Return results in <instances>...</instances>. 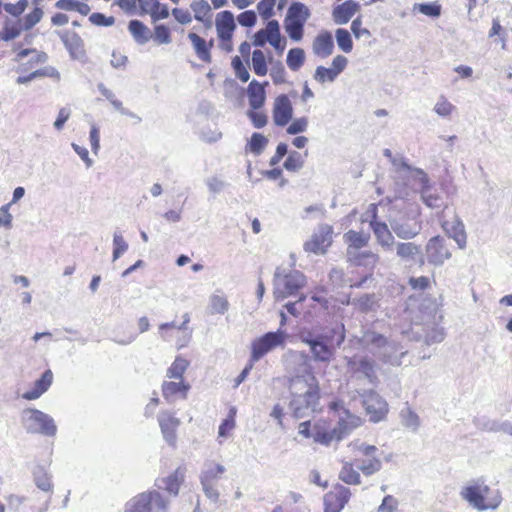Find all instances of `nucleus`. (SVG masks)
<instances>
[{
  "label": "nucleus",
  "mask_w": 512,
  "mask_h": 512,
  "mask_svg": "<svg viewBox=\"0 0 512 512\" xmlns=\"http://www.w3.org/2000/svg\"><path fill=\"white\" fill-rule=\"evenodd\" d=\"M291 406L297 417L316 410L321 398L319 381L313 372L297 375L290 380Z\"/></svg>",
  "instance_id": "1"
},
{
  "label": "nucleus",
  "mask_w": 512,
  "mask_h": 512,
  "mask_svg": "<svg viewBox=\"0 0 512 512\" xmlns=\"http://www.w3.org/2000/svg\"><path fill=\"white\" fill-rule=\"evenodd\" d=\"M345 337V327L340 323L317 338H303V342L310 347L316 361L328 363L334 359L335 350L343 344Z\"/></svg>",
  "instance_id": "2"
},
{
  "label": "nucleus",
  "mask_w": 512,
  "mask_h": 512,
  "mask_svg": "<svg viewBox=\"0 0 512 512\" xmlns=\"http://www.w3.org/2000/svg\"><path fill=\"white\" fill-rule=\"evenodd\" d=\"M460 494L471 506L480 511L495 509L501 503L498 490L479 482L464 487Z\"/></svg>",
  "instance_id": "3"
},
{
  "label": "nucleus",
  "mask_w": 512,
  "mask_h": 512,
  "mask_svg": "<svg viewBox=\"0 0 512 512\" xmlns=\"http://www.w3.org/2000/svg\"><path fill=\"white\" fill-rule=\"evenodd\" d=\"M343 238L347 244V253L353 264L356 266H362L367 264L366 260H369L370 270L372 271L379 261L378 255L370 251L361 253L356 252L357 250L368 245L370 235L363 232L349 230L344 234Z\"/></svg>",
  "instance_id": "4"
},
{
  "label": "nucleus",
  "mask_w": 512,
  "mask_h": 512,
  "mask_svg": "<svg viewBox=\"0 0 512 512\" xmlns=\"http://www.w3.org/2000/svg\"><path fill=\"white\" fill-rule=\"evenodd\" d=\"M236 22L231 11L224 10L216 14L215 29L219 41V47L226 51H233V34L236 30Z\"/></svg>",
  "instance_id": "5"
},
{
  "label": "nucleus",
  "mask_w": 512,
  "mask_h": 512,
  "mask_svg": "<svg viewBox=\"0 0 512 512\" xmlns=\"http://www.w3.org/2000/svg\"><path fill=\"white\" fill-rule=\"evenodd\" d=\"M13 52V60L17 63V71L21 73L41 69L40 66L48 60L46 52L34 48L22 49L19 46H15Z\"/></svg>",
  "instance_id": "6"
},
{
  "label": "nucleus",
  "mask_w": 512,
  "mask_h": 512,
  "mask_svg": "<svg viewBox=\"0 0 512 512\" xmlns=\"http://www.w3.org/2000/svg\"><path fill=\"white\" fill-rule=\"evenodd\" d=\"M154 507L165 510L167 501L158 491H149L133 497L128 502L125 512H151Z\"/></svg>",
  "instance_id": "7"
},
{
  "label": "nucleus",
  "mask_w": 512,
  "mask_h": 512,
  "mask_svg": "<svg viewBox=\"0 0 512 512\" xmlns=\"http://www.w3.org/2000/svg\"><path fill=\"white\" fill-rule=\"evenodd\" d=\"M286 334L283 331L268 332L255 339L251 344V359L256 362L269 351L285 343Z\"/></svg>",
  "instance_id": "8"
},
{
  "label": "nucleus",
  "mask_w": 512,
  "mask_h": 512,
  "mask_svg": "<svg viewBox=\"0 0 512 512\" xmlns=\"http://www.w3.org/2000/svg\"><path fill=\"white\" fill-rule=\"evenodd\" d=\"M333 228L328 224L320 225L311 236V239L304 245L307 252L323 254L332 244Z\"/></svg>",
  "instance_id": "9"
},
{
  "label": "nucleus",
  "mask_w": 512,
  "mask_h": 512,
  "mask_svg": "<svg viewBox=\"0 0 512 512\" xmlns=\"http://www.w3.org/2000/svg\"><path fill=\"white\" fill-rule=\"evenodd\" d=\"M351 497L349 488L335 484L332 489L324 495V512H341Z\"/></svg>",
  "instance_id": "10"
},
{
  "label": "nucleus",
  "mask_w": 512,
  "mask_h": 512,
  "mask_svg": "<svg viewBox=\"0 0 512 512\" xmlns=\"http://www.w3.org/2000/svg\"><path fill=\"white\" fill-rule=\"evenodd\" d=\"M363 406L369 420L375 423L383 420L388 413V404L374 391L366 392L363 395Z\"/></svg>",
  "instance_id": "11"
},
{
  "label": "nucleus",
  "mask_w": 512,
  "mask_h": 512,
  "mask_svg": "<svg viewBox=\"0 0 512 512\" xmlns=\"http://www.w3.org/2000/svg\"><path fill=\"white\" fill-rule=\"evenodd\" d=\"M348 59L343 55H336L330 67L318 66L314 72V80L320 84L333 82L346 69Z\"/></svg>",
  "instance_id": "12"
},
{
  "label": "nucleus",
  "mask_w": 512,
  "mask_h": 512,
  "mask_svg": "<svg viewBox=\"0 0 512 512\" xmlns=\"http://www.w3.org/2000/svg\"><path fill=\"white\" fill-rule=\"evenodd\" d=\"M24 413L27 415V421L31 423L30 430L32 432H39L47 436L55 435L56 425L47 414L37 409H27Z\"/></svg>",
  "instance_id": "13"
},
{
  "label": "nucleus",
  "mask_w": 512,
  "mask_h": 512,
  "mask_svg": "<svg viewBox=\"0 0 512 512\" xmlns=\"http://www.w3.org/2000/svg\"><path fill=\"white\" fill-rule=\"evenodd\" d=\"M347 367L352 374H362L372 384L378 382L377 364L367 356L349 358L347 360Z\"/></svg>",
  "instance_id": "14"
},
{
  "label": "nucleus",
  "mask_w": 512,
  "mask_h": 512,
  "mask_svg": "<svg viewBox=\"0 0 512 512\" xmlns=\"http://www.w3.org/2000/svg\"><path fill=\"white\" fill-rule=\"evenodd\" d=\"M240 55H236L231 60V67L237 79L241 82L246 83L250 79V73L248 70L249 59L252 57L251 44L244 41L239 46Z\"/></svg>",
  "instance_id": "15"
},
{
  "label": "nucleus",
  "mask_w": 512,
  "mask_h": 512,
  "mask_svg": "<svg viewBox=\"0 0 512 512\" xmlns=\"http://www.w3.org/2000/svg\"><path fill=\"white\" fill-rule=\"evenodd\" d=\"M377 205L372 203L369 205L367 213L371 215L370 226L377 239V242L384 248L390 249L394 244V236L384 222L377 221Z\"/></svg>",
  "instance_id": "16"
},
{
  "label": "nucleus",
  "mask_w": 512,
  "mask_h": 512,
  "mask_svg": "<svg viewBox=\"0 0 512 512\" xmlns=\"http://www.w3.org/2000/svg\"><path fill=\"white\" fill-rule=\"evenodd\" d=\"M158 423L165 441L170 446L175 447L177 440L176 431L181 424L180 419L173 412L164 410L158 415Z\"/></svg>",
  "instance_id": "17"
},
{
  "label": "nucleus",
  "mask_w": 512,
  "mask_h": 512,
  "mask_svg": "<svg viewBox=\"0 0 512 512\" xmlns=\"http://www.w3.org/2000/svg\"><path fill=\"white\" fill-rule=\"evenodd\" d=\"M293 107L289 97L281 94L275 98L272 110L273 121L277 126H286L292 119Z\"/></svg>",
  "instance_id": "18"
},
{
  "label": "nucleus",
  "mask_w": 512,
  "mask_h": 512,
  "mask_svg": "<svg viewBox=\"0 0 512 512\" xmlns=\"http://www.w3.org/2000/svg\"><path fill=\"white\" fill-rule=\"evenodd\" d=\"M427 259L430 263L439 265L451 257V252L440 236L433 237L426 246Z\"/></svg>",
  "instance_id": "19"
},
{
  "label": "nucleus",
  "mask_w": 512,
  "mask_h": 512,
  "mask_svg": "<svg viewBox=\"0 0 512 512\" xmlns=\"http://www.w3.org/2000/svg\"><path fill=\"white\" fill-rule=\"evenodd\" d=\"M313 53L322 59H326L333 54L334 51V38L330 31H320L312 42Z\"/></svg>",
  "instance_id": "20"
},
{
  "label": "nucleus",
  "mask_w": 512,
  "mask_h": 512,
  "mask_svg": "<svg viewBox=\"0 0 512 512\" xmlns=\"http://www.w3.org/2000/svg\"><path fill=\"white\" fill-rule=\"evenodd\" d=\"M361 9L358 2L354 0H345L332 9V18L336 24L348 23Z\"/></svg>",
  "instance_id": "21"
},
{
  "label": "nucleus",
  "mask_w": 512,
  "mask_h": 512,
  "mask_svg": "<svg viewBox=\"0 0 512 512\" xmlns=\"http://www.w3.org/2000/svg\"><path fill=\"white\" fill-rule=\"evenodd\" d=\"M268 85V81L259 82L255 79L248 84L246 94L250 108L259 110L264 106L266 102V87Z\"/></svg>",
  "instance_id": "22"
},
{
  "label": "nucleus",
  "mask_w": 512,
  "mask_h": 512,
  "mask_svg": "<svg viewBox=\"0 0 512 512\" xmlns=\"http://www.w3.org/2000/svg\"><path fill=\"white\" fill-rule=\"evenodd\" d=\"M191 386L184 380L164 381L161 386L163 397L167 401H173L177 398L186 399Z\"/></svg>",
  "instance_id": "23"
},
{
  "label": "nucleus",
  "mask_w": 512,
  "mask_h": 512,
  "mask_svg": "<svg viewBox=\"0 0 512 512\" xmlns=\"http://www.w3.org/2000/svg\"><path fill=\"white\" fill-rule=\"evenodd\" d=\"M141 14H148L154 22L166 19L169 16L167 5L158 0H138Z\"/></svg>",
  "instance_id": "24"
},
{
  "label": "nucleus",
  "mask_w": 512,
  "mask_h": 512,
  "mask_svg": "<svg viewBox=\"0 0 512 512\" xmlns=\"http://www.w3.org/2000/svg\"><path fill=\"white\" fill-rule=\"evenodd\" d=\"M188 39L190 40L197 57L205 63H210L212 61L211 49L213 47V40L207 42L204 38L194 32H190L188 34Z\"/></svg>",
  "instance_id": "25"
},
{
  "label": "nucleus",
  "mask_w": 512,
  "mask_h": 512,
  "mask_svg": "<svg viewBox=\"0 0 512 512\" xmlns=\"http://www.w3.org/2000/svg\"><path fill=\"white\" fill-rule=\"evenodd\" d=\"M376 451L377 448L372 445L365 446L362 449V454L367 458L361 461L358 468L366 476H370L378 472L381 468V460L375 456Z\"/></svg>",
  "instance_id": "26"
},
{
  "label": "nucleus",
  "mask_w": 512,
  "mask_h": 512,
  "mask_svg": "<svg viewBox=\"0 0 512 512\" xmlns=\"http://www.w3.org/2000/svg\"><path fill=\"white\" fill-rule=\"evenodd\" d=\"M186 467L179 466L168 476L160 479L164 490L176 496L179 493L181 485L184 483Z\"/></svg>",
  "instance_id": "27"
},
{
  "label": "nucleus",
  "mask_w": 512,
  "mask_h": 512,
  "mask_svg": "<svg viewBox=\"0 0 512 512\" xmlns=\"http://www.w3.org/2000/svg\"><path fill=\"white\" fill-rule=\"evenodd\" d=\"M268 63L272 64V55L270 52L267 54L261 50V49H255L252 52L251 57V66L253 72L259 76L263 77L266 76L269 69H268Z\"/></svg>",
  "instance_id": "28"
},
{
  "label": "nucleus",
  "mask_w": 512,
  "mask_h": 512,
  "mask_svg": "<svg viewBox=\"0 0 512 512\" xmlns=\"http://www.w3.org/2000/svg\"><path fill=\"white\" fill-rule=\"evenodd\" d=\"M53 381V373L51 370H46L41 378L37 380L34 384V387L26 391L22 397L26 400H35L39 398L44 392H46L51 386Z\"/></svg>",
  "instance_id": "29"
},
{
  "label": "nucleus",
  "mask_w": 512,
  "mask_h": 512,
  "mask_svg": "<svg viewBox=\"0 0 512 512\" xmlns=\"http://www.w3.org/2000/svg\"><path fill=\"white\" fill-rule=\"evenodd\" d=\"M301 286L295 277L286 275L274 290V297L277 301H282L288 296L295 294Z\"/></svg>",
  "instance_id": "30"
},
{
  "label": "nucleus",
  "mask_w": 512,
  "mask_h": 512,
  "mask_svg": "<svg viewBox=\"0 0 512 512\" xmlns=\"http://www.w3.org/2000/svg\"><path fill=\"white\" fill-rule=\"evenodd\" d=\"M60 37L72 57L77 58L84 54L83 40L76 32L64 31Z\"/></svg>",
  "instance_id": "31"
},
{
  "label": "nucleus",
  "mask_w": 512,
  "mask_h": 512,
  "mask_svg": "<svg viewBox=\"0 0 512 512\" xmlns=\"http://www.w3.org/2000/svg\"><path fill=\"white\" fill-rule=\"evenodd\" d=\"M51 78L56 81L60 80V72L52 66L43 67V69H36L34 71H29L26 75L19 76L16 79L18 84H26L36 78Z\"/></svg>",
  "instance_id": "32"
},
{
  "label": "nucleus",
  "mask_w": 512,
  "mask_h": 512,
  "mask_svg": "<svg viewBox=\"0 0 512 512\" xmlns=\"http://www.w3.org/2000/svg\"><path fill=\"white\" fill-rule=\"evenodd\" d=\"M224 472L225 468L222 465L213 461L206 463L200 476L201 484H216L222 478Z\"/></svg>",
  "instance_id": "33"
},
{
  "label": "nucleus",
  "mask_w": 512,
  "mask_h": 512,
  "mask_svg": "<svg viewBox=\"0 0 512 512\" xmlns=\"http://www.w3.org/2000/svg\"><path fill=\"white\" fill-rule=\"evenodd\" d=\"M128 29L135 41L140 44L146 43L151 38L149 28L139 20H131Z\"/></svg>",
  "instance_id": "34"
},
{
  "label": "nucleus",
  "mask_w": 512,
  "mask_h": 512,
  "mask_svg": "<svg viewBox=\"0 0 512 512\" xmlns=\"http://www.w3.org/2000/svg\"><path fill=\"white\" fill-rule=\"evenodd\" d=\"M339 479L348 485H359L361 477L358 470L351 462H345L339 471Z\"/></svg>",
  "instance_id": "35"
},
{
  "label": "nucleus",
  "mask_w": 512,
  "mask_h": 512,
  "mask_svg": "<svg viewBox=\"0 0 512 512\" xmlns=\"http://www.w3.org/2000/svg\"><path fill=\"white\" fill-rule=\"evenodd\" d=\"M189 361L182 356H177L167 370V377L174 380H184L183 376L189 367Z\"/></svg>",
  "instance_id": "36"
},
{
  "label": "nucleus",
  "mask_w": 512,
  "mask_h": 512,
  "mask_svg": "<svg viewBox=\"0 0 512 512\" xmlns=\"http://www.w3.org/2000/svg\"><path fill=\"white\" fill-rule=\"evenodd\" d=\"M310 16V11L303 3H292L288 9V15L286 19L306 23Z\"/></svg>",
  "instance_id": "37"
},
{
  "label": "nucleus",
  "mask_w": 512,
  "mask_h": 512,
  "mask_svg": "<svg viewBox=\"0 0 512 512\" xmlns=\"http://www.w3.org/2000/svg\"><path fill=\"white\" fill-rule=\"evenodd\" d=\"M413 11L431 18H438L442 13V6L438 1L416 3L413 5Z\"/></svg>",
  "instance_id": "38"
},
{
  "label": "nucleus",
  "mask_w": 512,
  "mask_h": 512,
  "mask_svg": "<svg viewBox=\"0 0 512 512\" xmlns=\"http://www.w3.org/2000/svg\"><path fill=\"white\" fill-rule=\"evenodd\" d=\"M286 62L290 70L298 71L305 62L304 50L299 47L290 49L287 53Z\"/></svg>",
  "instance_id": "39"
},
{
  "label": "nucleus",
  "mask_w": 512,
  "mask_h": 512,
  "mask_svg": "<svg viewBox=\"0 0 512 512\" xmlns=\"http://www.w3.org/2000/svg\"><path fill=\"white\" fill-rule=\"evenodd\" d=\"M138 325V331L137 332H129V335L127 337L121 336L120 333L118 334L117 342L120 344H129L132 341L136 339L138 334L144 333L150 329V321L148 317L143 316L138 319L137 322Z\"/></svg>",
  "instance_id": "40"
},
{
  "label": "nucleus",
  "mask_w": 512,
  "mask_h": 512,
  "mask_svg": "<svg viewBox=\"0 0 512 512\" xmlns=\"http://www.w3.org/2000/svg\"><path fill=\"white\" fill-rule=\"evenodd\" d=\"M337 45L344 53H350L353 50V40L350 32L345 28H338L335 31Z\"/></svg>",
  "instance_id": "41"
},
{
  "label": "nucleus",
  "mask_w": 512,
  "mask_h": 512,
  "mask_svg": "<svg viewBox=\"0 0 512 512\" xmlns=\"http://www.w3.org/2000/svg\"><path fill=\"white\" fill-rule=\"evenodd\" d=\"M306 155L307 152H305L304 155L297 151L290 152L288 157L284 161V168L289 172L299 171L304 165Z\"/></svg>",
  "instance_id": "42"
},
{
  "label": "nucleus",
  "mask_w": 512,
  "mask_h": 512,
  "mask_svg": "<svg viewBox=\"0 0 512 512\" xmlns=\"http://www.w3.org/2000/svg\"><path fill=\"white\" fill-rule=\"evenodd\" d=\"M191 9L194 13V18L198 21L205 22L211 18V6L207 1L201 0L191 4Z\"/></svg>",
  "instance_id": "43"
},
{
  "label": "nucleus",
  "mask_w": 512,
  "mask_h": 512,
  "mask_svg": "<svg viewBox=\"0 0 512 512\" xmlns=\"http://www.w3.org/2000/svg\"><path fill=\"white\" fill-rule=\"evenodd\" d=\"M267 144L268 139L264 135L260 133H253L246 145V151L259 155L263 152Z\"/></svg>",
  "instance_id": "44"
},
{
  "label": "nucleus",
  "mask_w": 512,
  "mask_h": 512,
  "mask_svg": "<svg viewBox=\"0 0 512 512\" xmlns=\"http://www.w3.org/2000/svg\"><path fill=\"white\" fill-rule=\"evenodd\" d=\"M236 414L237 409L235 407H230L227 417L222 421V423L219 426V437H227L231 434L232 430L235 428L236 425Z\"/></svg>",
  "instance_id": "45"
},
{
  "label": "nucleus",
  "mask_w": 512,
  "mask_h": 512,
  "mask_svg": "<svg viewBox=\"0 0 512 512\" xmlns=\"http://www.w3.org/2000/svg\"><path fill=\"white\" fill-rule=\"evenodd\" d=\"M304 23L285 19V31L294 41H300L304 34Z\"/></svg>",
  "instance_id": "46"
},
{
  "label": "nucleus",
  "mask_w": 512,
  "mask_h": 512,
  "mask_svg": "<svg viewBox=\"0 0 512 512\" xmlns=\"http://www.w3.org/2000/svg\"><path fill=\"white\" fill-rule=\"evenodd\" d=\"M351 31L356 39H369L372 34L369 29L363 26L362 16H357L351 23Z\"/></svg>",
  "instance_id": "47"
},
{
  "label": "nucleus",
  "mask_w": 512,
  "mask_h": 512,
  "mask_svg": "<svg viewBox=\"0 0 512 512\" xmlns=\"http://www.w3.org/2000/svg\"><path fill=\"white\" fill-rule=\"evenodd\" d=\"M209 305L212 314H224L229 307L227 299L219 295L212 296Z\"/></svg>",
  "instance_id": "48"
},
{
  "label": "nucleus",
  "mask_w": 512,
  "mask_h": 512,
  "mask_svg": "<svg viewBox=\"0 0 512 512\" xmlns=\"http://www.w3.org/2000/svg\"><path fill=\"white\" fill-rule=\"evenodd\" d=\"M268 72L275 84H282L285 82L286 72L281 61L272 63V67Z\"/></svg>",
  "instance_id": "49"
},
{
  "label": "nucleus",
  "mask_w": 512,
  "mask_h": 512,
  "mask_svg": "<svg viewBox=\"0 0 512 512\" xmlns=\"http://www.w3.org/2000/svg\"><path fill=\"white\" fill-rule=\"evenodd\" d=\"M399 501L393 495H386L378 506L377 512H398Z\"/></svg>",
  "instance_id": "50"
},
{
  "label": "nucleus",
  "mask_w": 512,
  "mask_h": 512,
  "mask_svg": "<svg viewBox=\"0 0 512 512\" xmlns=\"http://www.w3.org/2000/svg\"><path fill=\"white\" fill-rule=\"evenodd\" d=\"M154 41L158 44H168L171 42V33L169 28L164 25H157L154 28Z\"/></svg>",
  "instance_id": "51"
},
{
  "label": "nucleus",
  "mask_w": 512,
  "mask_h": 512,
  "mask_svg": "<svg viewBox=\"0 0 512 512\" xmlns=\"http://www.w3.org/2000/svg\"><path fill=\"white\" fill-rule=\"evenodd\" d=\"M455 107L452 103H450L444 96H441L439 101L436 103L434 107V111L442 117H446L452 114Z\"/></svg>",
  "instance_id": "52"
},
{
  "label": "nucleus",
  "mask_w": 512,
  "mask_h": 512,
  "mask_svg": "<svg viewBox=\"0 0 512 512\" xmlns=\"http://www.w3.org/2000/svg\"><path fill=\"white\" fill-rule=\"evenodd\" d=\"M247 116L251 120L253 126L255 128H262L267 124V115L259 110H254L250 108V110L247 112Z\"/></svg>",
  "instance_id": "53"
},
{
  "label": "nucleus",
  "mask_w": 512,
  "mask_h": 512,
  "mask_svg": "<svg viewBox=\"0 0 512 512\" xmlns=\"http://www.w3.org/2000/svg\"><path fill=\"white\" fill-rule=\"evenodd\" d=\"M34 481L36 486L42 491L48 492L52 489V482L50 476L44 472L39 471L35 474Z\"/></svg>",
  "instance_id": "54"
},
{
  "label": "nucleus",
  "mask_w": 512,
  "mask_h": 512,
  "mask_svg": "<svg viewBox=\"0 0 512 512\" xmlns=\"http://www.w3.org/2000/svg\"><path fill=\"white\" fill-rule=\"evenodd\" d=\"M276 0H261L257 4V10L264 19H269L273 15Z\"/></svg>",
  "instance_id": "55"
},
{
  "label": "nucleus",
  "mask_w": 512,
  "mask_h": 512,
  "mask_svg": "<svg viewBox=\"0 0 512 512\" xmlns=\"http://www.w3.org/2000/svg\"><path fill=\"white\" fill-rule=\"evenodd\" d=\"M418 251V247L413 243H400L397 246V254L404 259L413 258Z\"/></svg>",
  "instance_id": "56"
},
{
  "label": "nucleus",
  "mask_w": 512,
  "mask_h": 512,
  "mask_svg": "<svg viewBox=\"0 0 512 512\" xmlns=\"http://www.w3.org/2000/svg\"><path fill=\"white\" fill-rule=\"evenodd\" d=\"M113 260L118 259L127 249L128 245L122 235L115 234L113 238Z\"/></svg>",
  "instance_id": "57"
},
{
  "label": "nucleus",
  "mask_w": 512,
  "mask_h": 512,
  "mask_svg": "<svg viewBox=\"0 0 512 512\" xmlns=\"http://www.w3.org/2000/svg\"><path fill=\"white\" fill-rule=\"evenodd\" d=\"M263 32L268 42H272V40L281 36L279 24L276 20L269 21L263 29Z\"/></svg>",
  "instance_id": "58"
},
{
  "label": "nucleus",
  "mask_w": 512,
  "mask_h": 512,
  "mask_svg": "<svg viewBox=\"0 0 512 512\" xmlns=\"http://www.w3.org/2000/svg\"><path fill=\"white\" fill-rule=\"evenodd\" d=\"M237 20L241 26L252 27L256 24L257 16L253 10H246L238 15Z\"/></svg>",
  "instance_id": "59"
},
{
  "label": "nucleus",
  "mask_w": 512,
  "mask_h": 512,
  "mask_svg": "<svg viewBox=\"0 0 512 512\" xmlns=\"http://www.w3.org/2000/svg\"><path fill=\"white\" fill-rule=\"evenodd\" d=\"M308 126L307 118L301 117L295 119L288 127L287 133L291 135H295L301 132H304Z\"/></svg>",
  "instance_id": "60"
},
{
  "label": "nucleus",
  "mask_w": 512,
  "mask_h": 512,
  "mask_svg": "<svg viewBox=\"0 0 512 512\" xmlns=\"http://www.w3.org/2000/svg\"><path fill=\"white\" fill-rule=\"evenodd\" d=\"M21 32V28L17 24H5L2 32L4 41H10L15 39Z\"/></svg>",
  "instance_id": "61"
},
{
  "label": "nucleus",
  "mask_w": 512,
  "mask_h": 512,
  "mask_svg": "<svg viewBox=\"0 0 512 512\" xmlns=\"http://www.w3.org/2000/svg\"><path fill=\"white\" fill-rule=\"evenodd\" d=\"M27 7V0H19L15 4H5L4 9L6 12L13 16H19L22 14Z\"/></svg>",
  "instance_id": "62"
},
{
  "label": "nucleus",
  "mask_w": 512,
  "mask_h": 512,
  "mask_svg": "<svg viewBox=\"0 0 512 512\" xmlns=\"http://www.w3.org/2000/svg\"><path fill=\"white\" fill-rule=\"evenodd\" d=\"M365 337L367 338L368 342L376 347H384L387 344V338L377 332H367L365 334Z\"/></svg>",
  "instance_id": "63"
},
{
  "label": "nucleus",
  "mask_w": 512,
  "mask_h": 512,
  "mask_svg": "<svg viewBox=\"0 0 512 512\" xmlns=\"http://www.w3.org/2000/svg\"><path fill=\"white\" fill-rule=\"evenodd\" d=\"M43 12L40 8L36 7L32 12L26 15L25 24L27 28L33 27L42 18Z\"/></svg>",
  "instance_id": "64"
}]
</instances>
